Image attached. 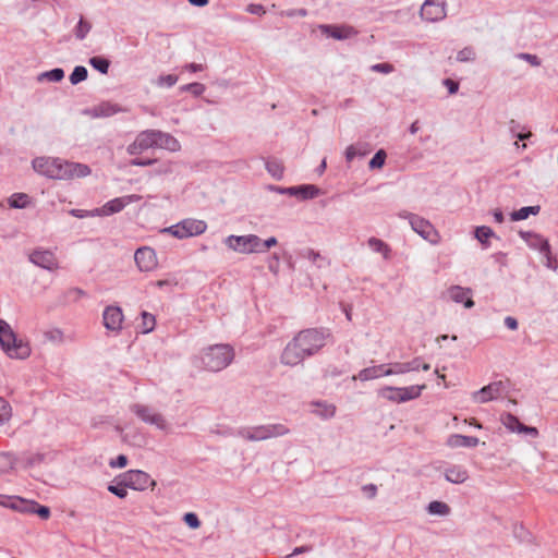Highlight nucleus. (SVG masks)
Listing matches in <instances>:
<instances>
[{
  "label": "nucleus",
  "instance_id": "nucleus-6",
  "mask_svg": "<svg viewBox=\"0 0 558 558\" xmlns=\"http://www.w3.org/2000/svg\"><path fill=\"white\" fill-rule=\"evenodd\" d=\"M426 385H413L409 387L386 386L378 390V396L396 403H403L417 399Z\"/></svg>",
  "mask_w": 558,
  "mask_h": 558
},
{
  "label": "nucleus",
  "instance_id": "nucleus-13",
  "mask_svg": "<svg viewBox=\"0 0 558 558\" xmlns=\"http://www.w3.org/2000/svg\"><path fill=\"white\" fill-rule=\"evenodd\" d=\"M268 189L272 192L279 194H287L290 196L299 197L303 201L313 199L319 195V189L315 185H299V186H290V187H281L277 185H269Z\"/></svg>",
  "mask_w": 558,
  "mask_h": 558
},
{
  "label": "nucleus",
  "instance_id": "nucleus-41",
  "mask_svg": "<svg viewBox=\"0 0 558 558\" xmlns=\"http://www.w3.org/2000/svg\"><path fill=\"white\" fill-rule=\"evenodd\" d=\"M29 203L28 195L24 193H15L9 198L12 208H25Z\"/></svg>",
  "mask_w": 558,
  "mask_h": 558
},
{
  "label": "nucleus",
  "instance_id": "nucleus-4",
  "mask_svg": "<svg viewBox=\"0 0 558 558\" xmlns=\"http://www.w3.org/2000/svg\"><path fill=\"white\" fill-rule=\"evenodd\" d=\"M0 345L11 359L24 360L31 354L29 345L19 339L11 326L3 319H0Z\"/></svg>",
  "mask_w": 558,
  "mask_h": 558
},
{
  "label": "nucleus",
  "instance_id": "nucleus-36",
  "mask_svg": "<svg viewBox=\"0 0 558 558\" xmlns=\"http://www.w3.org/2000/svg\"><path fill=\"white\" fill-rule=\"evenodd\" d=\"M124 316H102L104 326L107 330L118 332L123 328Z\"/></svg>",
  "mask_w": 558,
  "mask_h": 558
},
{
  "label": "nucleus",
  "instance_id": "nucleus-18",
  "mask_svg": "<svg viewBox=\"0 0 558 558\" xmlns=\"http://www.w3.org/2000/svg\"><path fill=\"white\" fill-rule=\"evenodd\" d=\"M504 426L511 433L527 434L533 437L538 435V430L535 427L526 426L519 421L517 416L511 413H507L501 416Z\"/></svg>",
  "mask_w": 558,
  "mask_h": 558
},
{
  "label": "nucleus",
  "instance_id": "nucleus-2",
  "mask_svg": "<svg viewBox=\"0 0 558 558\" xmlns=\"http://www.w3.org/2000/svg\"><path fill=\"white\" fill-rule=\"evenodd\" d=\"M32 166L35 172L52 180L85 178L92 172L90 168L85 163L45 156L36 157Z\"/></svg>",
  "mask_w": 558,
  "mask_h": 558
},
{
  "label": "nucleus",
  "instance_id": "nucleus-20",
  "mask_svg": "<svg viewBox=\"0 0 558 558\" xmlns=\"http://www.w3.org/2000/svg\"><path fill=\"white\" fill-rule=\"evenodd\" d=\"M520 236L531 248L537 250L541 254L550 247L548 241L537 233H533L531 231H520Z\"/></svg>",
  "mask_w": 558,
  "mask_h": 558
},
{
  "label": "nucleus",
  "instance_id": "nucleus-12",
  "mask_svg": "<svg viewBox=\"0 0 558 558\" xmlns=\"http://www.w3.org/2000/svg\"><path fill=\"white\" fill-rule=\"evenodd\" d=\"M157 130H145L137 134L134 142L126 147L129 155H138L156 147Z\"/></svg>",
  "mask_w": 558,
  "mask_h": 558
},
{
  "label": "nucleus",
  "instance_id": "nucleus-43",
  "mask_svg": "<svg viewBox=\"0 0 558 558\" xmlns=\"http://www.w3.org/2000/svg\"><path fill=\"white\" fill-rule=\"evenodd\" d=\"M87 69L83 65H77L74 68L70 75V82L73 85H76L87 78Z\"/></svg>",
  "mask_w": 558,
  "mask_h": 558
},
{
  "label": "nucleus",
  "instance_id": "nucleus-61",
  "mask_svg": "<svg viewBox=\"0 0 558 558\" xmlns=\"http://www.w3.org/2000/svg\"><path fill=\"white\" fill-rule=\"evenodd\" d=\"M126 464H128V458L124 454H120L117 457L116 460H111L109 462V465L111 468H119V469L124 468Z\"/></svg>",
  "mask_w": 558,
  "mask_h": 558
},
{
  "label": "nucleus",
  "instance_id": "nucleus-19",
  "mask_svg": "<svg viewBox=\"0 0 558 558\" xmlns=\"http://www.w3.org/2000/svg\"><path fill=\"white\" fill-rule=\"evenodd\" d=\"M120 111V108L117 105H112L110 102H102L93 108H87L83 111L84 114L97 119V118H108Z\"/></svg>",
  "mask_w": 558,
  "mask_h": 558
},
{
  "label": "nucleus",
  "instance_id": "nucleus-53",
  "mask_svg": "<svg viewBox=\"0 0 558 558\" xmlns=\"http://www.w3.org/2000/svg\"><path fill=\"white\" fill-rule=\"evenodd\" d=\"M82 295H84V292L77 288H73L68 290L63 295V302L64 303H71L76 302Z\"/></svg>",
  "mask_w": 558,
  "mask_h": 558
},
{
  "label": "nucleus",
  "instance_id": "nucleus-10",
  "mask_svg": "<svg viewBox=\"0 0 558 558\" xmlns=\"http://www.w3.org/2000/svg\"><path fill=\"white\" fill-rule=\"evenodd\" d=\"M206 229L207 225L203 220L184 219L177 225L166 228L163 232H168L178 239H185L199 235L204 233Z\"/></svg>",
  "mask_w": 558,
  "mask_h": 558
},
{
  "label": "nucleus",
  "instance_id": "nucleus-22",
  "mask_svg": "<svg viewBox=\"0 0 558 558\" xmlns=\"http://www.w3.org/2000/svg\"><path fill=\"white\" fill-rule=\"evenodd\" d=\"M480 439L477 437L461 434H452L446 440V445L450 448H474Z\"/></svg>",
  "mask_w": 558,
  "mask_h": 558
},
{
  "label": "nucleus",
  "instance_id": "nucleus-29",
  "mask_svg": "<svg viewBox=\"0 0 558 558\" xmlns=\"http://www.w3.org/2000/svg\"><path fill=\"white\" fill-rule=\"evenodd\" d=\"M267 172L276 180L283 178L284 167L281 160L277 158H269L265 160Z\"/></svg>",
  "mask_w": 558,
  "mask_h": 558
},
{
  "label": "nucleus",
  "instance_id": "nucleus-59",
  "mask_svg": "<svg viewBox=\"0 0 558 558\" xmlns=\"http://www.w3.org/2000/svg\"><path fill=\"white\" fill-rule=\"evenodd\" d=\"M70 214L76 218H86V217L98 216L96 213V209H94V210L71 209Z\"/></svg>",
  "mask_w": 558,
  "mask_h": 558
},
{
  "label": "nucleus",
  "instance_id": "nucleus-31",
  "mask_svg": "<svg viewBox=\"0 0 558 558\" xmlns=\"http://www.w3.org/2000/svg\"><path fill=\"white\" fill-rule=\"evenodd\" d=\"M156 326V316H136L135 328L137 332L148 333L154 330Z\"/></svg>",
  "mask_w": 558,
  "mask_h": 558
},
{
  "label": "nucleus",
  "instance_id": "nucleus-45",
  "mask_svg": "<svg viewBox=\"0 0 558 558\" xmlns=\"http://www.w3.org/2000/svg\"><path fill=\"white\" fill-rule=\"evenodd\" d=\"M12 416V408L10 403L2 397H0V424H4L10 421Z\"/></svg>",
  "mask_w": 558,
  "mask_h": 558
},
{
  "label": "nucleus",
  "instance_id": "nucleus-42",
  "mask_svg": "<svg viewBox=\"0 0 558 558\" xmlns=\"http://www.w3.org/2000/svg\"><path fill=\"white\" fill-rule=\"evenodd\" d=\"M90 29L92 24L85 21L83 17H81L74 31L75 37L80 40H83L90 32Z\"/></svg>",
  "mask_w": 558,
  "mask_h": 558
},
{
  "label": "nucleus",
  "instance_id": "nucleus-58",
  "mask_svg": "<svg viewBox=\"0 0 558 558\" xmlns=\"http://www.w3.org/2000/svg\"><path fill=\"white\" fill-rule=\"evenodd\" d=\"M34 514L39 515L44 520H47L50 517V509L46 506H40L35 501Z\"/></svg>",
  "mask_w": 558,
  "mask_h": 558
},
{
  "label": "nucleus",
  "instance_id": "nucleus-37",
  "mask_svg": "<svg viewBox=\"0 0 558 558\" xmlns=\"http://www.w3.org/2000/svg\"><path fill=\"white\" fill-rule=\"evenodd\" d=\"M474 236L485 247H487L488 246V239L495 236V232L489 227L481 226V227H476V229L474 231Z\"/></svg>",
  "mask_w": 558,
  "mask_h": 558
},
{
  "label": "nucleus",
  "instance_id": "nucleus-1",
  "mask_svg": "<svg viewBox=\"0 0 558 558\" xmlns=\"http://www.w3.org/2000/svg\"><path fill=\"white\" fill-rule=\"evenodd\" d=\"M330 339L326 329L308 328L299 331L282 349L280 363L283 366L296 367L316 355Z\"/></svg>",
  "mask_w": 558,
  "mask_h": 558
},
{
  "label": "nucleus",
  "instance_id": "nucleus-49",
  "mask_svg": "<svg viewBox=\"0 0 558 558\" xmlns=\"http://www.w3.org/2000/svg\"><path fill=\"white\" fill-rule=\"evenodd\" d=\"M178 82V76L172 74L160 75L156 80L155 84L158 87H172Z\"/></svg>",
  "mask_w": 558,
  "mask_h": 558
},
{
  "label": "nucleus",
  "instance_id": "nucleus-33",
  "mask_svg": "<svg viewBox=\"0 0 558 558\" xmlns=\"http://www.w3.org/2000/svg\"><path fill=\"white\" fill-rule=\"evenodd\" d=\"M541 211V206H526L522 207L519 210H514L510 214V218L512 221H520L527 219L530 215H537Z\"/></svg>",
  "mask_w": 558,
  "mask_h": 558
},
{
  "label": "nucleus",
  "instance_id": "nucleus-50",
  "mask_svg": "<svg viewBox=\"0 0 558 558\" xmlns=\"http://www.w3.org/2000/svg\"><path fill=\"white\" fill-rule=\"evenodd\" d=\"M126 488H129V487H128V486H124V485L122 484V480L120 481V483H119L118 485L110 484V485L108 486V490H109L111 494L116 495L117 497H119V498H121V499H123V498H125V497L128 496V490H126Z\"/></svg>",
  "mask_w": 558,
  "mask_h": 558
},
{
  "label": "nucleus",
  "instance_id": "nucleus-24",
  "mask_svg": "<svg viewBox=\"0 0 558 558\" xmlns=\"http://www.w3.org/2000/svg\"><path fill=\"white\" fill-rule=\"evenodd\" d=\"M448 298L456 303H463L464 308H471L474 305L471 299V291L458 286L448 290Z\"/></svg>",
  "mask_w": 558,
  "mask_h": 558
},
{
  "label": "nucleus",
  "instance_id": "nucleus-3",
  "mask_svg": "<svg viewBox=\"0 0 558 558\" xmlns=\"http://www.w3.org/2000/svg\"><path fill=\"white\" fill-rule=\"evenodd\" d=\"M234 359V350L229 344L210 345L202 352L201 361L205 369L220 372L228 367Z\"/></svg>",
  "mask_w": 558,
  "mask_h": 558
},
{
  "label": "nucleus",
  "instance_id": "nucleus-63",
  "mask_svg": "<svg viewBox=\"0 0 558 558\" xmlns=\"http://www.w3.org/2000/svg\"><path fill=\"white\" fill-rule=\"evenodd\" d=\"M246 11L251 14L263 15L266 13L265 8L262 4H248Z\"/></svg>",
  "mask_w": 558,
  "mask_h": 558
},
{
  "label": "nucleus",
  "instance_id": "nucleus-15",
  "mask_svg": "<svg viewBox=\"0 0 558 558\" xmlns=\"http://www.w3.org/2000/svg\"><path fill=\"white\" fill-rule=\"evenodd\" d=\"M142 198V196L132 194L125 195L121 197L113 198L107 202L102 207L96 208V213L98 216H110L117 213H120L128 205L132 203H136Z\"/></svg>",
  "mask_w": 558,
  "mask_h": 558
},
{
  "label": "nucleus",
  "instance_id": "nucleus-35",
  "mask_svg": "<svg viewBox=\"0 0 558 558\" xmlns=\"http://www.w3.org/2000/svg\"><path fill=\"white\" fill-rule=\"evenodd\" d=\"M367 244L371 250L380 253L385 259L390 257V248L383 240L373 236L368 239Z\"/></svg>",
  "mask_w": 558,
  "mask_h": 558
},
{
  "label": "nucleus",
  "instance_id": "nucleus-17",
  "mask_svg": "<svg viewBox=\"0 0 558 558\" xmlns=\"http://www.w3.org/2000/svg\"><path fill=\"white\" fill-rule=\"evenodd\" d=\"M412 230L416 232L424 240L429 241L430 243H436L437 240V231L434 226L423 217L416 215L415 217H411L410 223Z\"/></svg>",
  "mask_w": 558,
  "mask_h": 558
},
{
  "label": "nucleus",
  "instance_id": "nucleus-30",
  "mask_svg": "<svg viewBox=\"0 0 558 558\" xmlns=\"http://www.w3.org/2000/svg\"><path fill=\"white\" fill-rule=\"evenodd\" d=\"M35 501L23 499L21 497L13 496L10 509L19 511L21 513H34Z\"/></svg>",
  "mask_w": 558,
  "mask_h": 558
},
{
  "label": "nucleus",
  "instance_id": "nucleus-57",
  "mask_svg": "<svg viewBox=\"0 0 558 558\" xmlns=\"http://www.w3.org/2000/svg\"><path fill=\"white\" fill-rule=\"evenodd\" d=\"M184 522L192 529H197L201 525L198 517L193 512H189L184 515Z\"/></svg>",
  "mask_w": 558,
  "mask_h": 558
},
{
  "label": "nucleus",
  "instance_id": "nucleus-25",
  "mask_svg": "<svg viewBox=\"0 0 558 558\" xmlns=\"http://www.w3.org/2000/svg\"><path fill=\"white\" fill-rule=\"evenodd\" d=\"M156 147L167 149L169 151H179L181 145L179 141L169 133L157 130Z\"/></svg>",
  "mask_w": 558,
  "mask_h": 558
},
{
  "label": "nucleus",
  "instance_id": "nucleus-46",
  "mask_svg": "<svg viewBox=\"0 0 558 558\" xmlns=\"http://www.w3.org/2000/svg\"><path fill=\"white\" fill-rule=\"evenodd\" d=\"M303 256L307 258L310 262H312L314 265H316L318 268L323 267L326 264V259L319 254V252H316L312 248H307Z\"/></svg>",
  "mask_w": 558,
  "mask_h": 558
},
{
  "label": "nucleus",
  "instance_id": "nucleus-47",
  "mask_svg": "<svg viewBox=\"0 0 558 558\" xmlns=\"http://www.w3.org/2000/svg\"><path fill=\"white\" fill-rule=\"evenodd\" d=\"M206 87L204 84L202 83H190V84H185V85H182L180 87V90L181 92H189L191 93L192 95L198 97L201 96L204 92H205Z\"/></svg>",
  "mask_w": 558,
  "mask_h": 558
},
{
  "label": "nucleus",
  "instance_id": "nucleus-62",
  "mask_svg": "<svg viewBox=\"0 0 558 558\" xmlns=\"http://www.w3.org/2000/svg\"><path fill=\"white\" fill-rule=\"evenodd\" d=\"M442 84L448 88L450 95L456 94L459 89V84L451 78H445Z\"/></svg>",
  "mask_w": 558,
  "mask_h": 558
},
{
  "label": "nucleus",
  "instance_id": "nucleus-27",
  "mask_svg": "<svg viewBox=\"0 0 558 558\" xmlns=\"http://www.w3.org/2000/svg\"><path fill=\"white\" fill-rule=\"evenodd\" d=\"M421 367V357H415L410 362L405 363H392L388 367V373L391 375H401L409 372L418 371Z\"/></svg>",
  "mask_w": 558,
  "mask_h": 558
},
{
  "label": "nucleus",
  "instance_id": "nucleus-7",
  "mask_svg": "<svg viewBox=\"0 0 558 558\" xmlns=\"http://www.w3.org/2000/svg\"><path fill=\"white\" fill-rule=\"evenodd\" d=\"M130 411L134 413L144 423L154 425L156 428L160 430L169 432L170 429V425L163 417V415L149 405L142 403H133L130 405Z\"/></svg>",
  "mask_w": 558,
  "mask_h": 558
},
{
  "label": "nucleus",
  "instance_id": "nucleus-40",
  "mask_svg": "<svg viewBox=\"0 0 558 558\" xmlns=\"http://www.w3.org/2000/svg\"><path fill=\"white\" fill-rule=\"evenodd\" d=\"M89 64L101 74H107L109 71L110 62L104 57H93L89 59Z\"/></svg>",
  "mask_w": 558,
  "mask_h": 558
},
{
  "label": "nucleus",
  "instance_id": "nucleus-54",
  "mask_svg": "<svg viewBox=\"0 0 558 558\" xmlns=\"http://www.w3.org/2000/svg\"><path fill=\"white\" fill-rule=\"evenodd\" d=\"M545 257V266L554 271L558 268V259L550 253V247L543 253Z\"/></svg>",
  "mask_w": 558,
  "mask_h": 558
},
{
  "label": "nucleus",
  "instance_id": "nucleus-64",
  "mask_svg": "<svg viewBox=\"0 0 558 558\" xmlns=\"http://www.w3.org/2000/svg\"><path fill=\"white\" fill-rule=\"evenodd\" d=\"M362 490L372 499L377 494V486L375 484H366L362 487Z\"/></svg>",
  "mask_w": 558,
  "mask_h": 558
},
{
  "label": "nucleus",
  "instance_id": "nucleus-23",
  "mask_svg": "<svg viewBox=\"0 0 558 558\" xmlns=\"http://www.w3.org/2000/svg\"><path fill=\"white\" fill-rule=\"evenodd\" d=\"M388 367L389 366L381 364L363 368L359 372L357 376H355L354 379L357 378L362 381H367L383 376H390L391 374L388 373Z\"/></svg>",
  "mask_w": 558,
  "mask_h": 558
},
{
  "label": "nucleus",
  "instance_id": "nucleus-60",
  "mask_svg": "<svg viewBox=\"0 0 558 558\" xmlns=\"http://www.w3.org/2000/svg\"><path fill=\"white\" fill-rule=\"evenodd\" d=\"M156 162H157V159H150V158H146V159L135 158V159L131 160V165L136 166V167H147V166H151Z\"/></svg>",
  "mask_w": 558,
  "mask_h": 558
},
{
  "label": "nucleus",
  "instance_id": "nucleus-28",
  "mask_svg": "<svg viewBox=\"0 0 558 558\" xmlns=\"http://www.w3.org/2000/svg\"><path fill=\"white\" fill-rule=\"evenodd\" d=\"M445 478L452 484H462L469 478V472L462 465H451L445 470Z\"/></svg>",
  "mask_w": 558,
  "mask_h": 558
},
{
  "label": "nucleus",
  "instance_id": "nucleus-56",
  "mask_svg": "<svg viewBox=\"0 0 558 558\" xmlns=\"http://www.w3.org/2000/svg\"><path fill=\"white\" fill-rule=\"evenodd\" d=\"M517 57L521 60L529 62L532 66L541 65V59L536 54L521 52Z\"/></svg>",
  "mask_w": 558,
  "mask_h": 558
},
{
  "label": "nucleus",
  "instance_id": "nucleus-38",
  "mask_svg": "<svg viewBox=\"0 0 558 558\" xmlns=\"http://www.w3.org/2000/svg\"><path fill=\"white\" fill-rule=\"evenodd\" d=\"M476 59L475 49L471 46H466L459 50L456 56V61L460 63L473 62Z\"/></svg>",
  "mask_w": 558,
  "mask_h": 558
},
{
  "label": "nucleus",
  "instance_id": "nucleus-55",
  "mask_svg": "<svg viewBox=\"0 0 558 558\" xmlns=\"http://www.w3.org/2000/svg\"><path fill=\"white\" fill-rule=\"evenodd\" d=\"M395 68L391 63H376L371 66V71L383 74H389L393 72Z\"/></svg>",
  "mask_w": 558,
  "mask_h": 558
},
{
  "label": "nucleus",
  "instance_id": "nucleus-32",
  "mask_svg": "<svg viewBox=\"0 0 558 558\" xmlns=\"http://www.w3.org/2000/svg\"><path fill=\"white\" fill-rule=\"evenodd\" d=\"M323 29L332 38L339 39V40L347 39L354 33L351 27H338V26L325 25V26H323Z\"/></svg>",
  "mask_w": 558,
  "mask_h": 558
},
{
  "label": "nucleus",
  "instance_id": "nucleus-44",
  "mask_svg": "<svg viewBox=\"0 0 558 558\" xmlns=\"http://www.w3.org/2000/svg\"><path fill=\"white\" fill-rule=\"evenodd\" d=\"M387 158V154L384 149H379L375 153L373 158L368 162L369 169H380L384 167Z\"/></svg>",
  "mask_w": 558,
  "mask_h": 558
},
{
  "label": "nucleus",
  "instance_id": "nucleus-48",
  "mask_svg": "<svg viewBox=\"0 0 558 558\" xmlns=\"http://www.w3.org/2000/svg\"><path fill=\"white\" fill-rule=\"evenodd\" d=\"M45 338L53 343H62L64 341V333L59 328H52L45 331Z\"/></svg>",
  "mask_w": 558,
  "mask_h": 558
},
{
  "label": "nucleus",
  "instance_id": "nucleus-51",
  "mask_svg": "<svg viewBox=\"0 0 558 558\" xmlns=\"http://www.w3.org/2000/svg\"><path fill=\"white\" fill-rule=\"evenodd\" d=\"M13 468V460L9 453L0 452V474Z\"/></svg>",
  "mask_w": 558,
  "mask_h": 558
},
{
  "label": "nucleus",
  "instance_id": "nucleus-11",
  "mask_svg": "<svg viewBox=\"0 0 558 558\" xmlns=\"http://www.w3.org/2000/svg\"><path fill=\"white\" fill-rule=\"evenodd\" d=\"M122 484L134 490H145L148 487H154L156 482L150 475L141 470H130L121 476Z\"/></svg>",
  "mask_w": 558,
  "mask_h": 558
},
{
  "label": "nucleus",
  "instance_id": "nucleus-52",
  "mask_svg": "<svg viewBox=\"0 0 558 558\" xmlns=\"http://www.w3.org/2000/svg\"><path fill=\"white\" fill-rule=\"evenodd\" d=\"M366 153V150H361L357 145H350L345 149V159L351 162L356 156H364Z\"/></svg>",
  "mask_w": 558,
  "mask_h": 558
},
{
  "label": "nucleus",
  "instance_id": "nucleus-21",
  "mask_svg": "<svg viewBox=\"0 0 558 558\" xmlns=\"http://www.w3.org/2000/svg\"><path fill=\"white\" fill-rule=\"evenodd\" d=\"M29 259L33 264L48 270H52L57 266L56 258L49 251H34Z\"/></svg>",
  "mask_w": 558,
  "mask_h": 558
},
{
  "label": "nucleus",
  "instance_id": "nucleus-26",
  "mask_svg": "<svg viewBox=\"0 0 558 558\" xmlns=\"http://www.w3.org/2000/svg\"><path fill=\"white\" fill-rule=\"evenodd\" d=\"M312 413L323 420H329L336 414V405L327 401H314L311 403Z\"/></svg>",
  "mask_w": 558,
  "mask_h": 558
},
{
  "label": "nucleus",
  "instance_id": "nucleus-8",
  "mask_svg": "<svg viewBox=\"0 0 558 558\" xmlns=\"http://www.w3.org/2000/svg\"><path fill=\"white\" fill-rule=\"evenodd\" d=\"M225 244L230 250L242 254L263 252L260 239L255 234L229 235L226 238Z\"/></svg>",
  "mask_w": 558,
  "mask_h": 558
},
{
  "label": "nucleus",
  "instance_id": "nucleus-9",
  "mask_svg": "<svg viewBox=\"0 0 558 558\" xmlns=\"http://www.w3.org/2000/svg\"><path fill=\"white\" fill-rule=\"evenodd\" d=\"M509 391V381L497 380L484 386L480 390L472 392L471 397L475 403H486L498 400Z\"/></svg>",
  "mask_w": 558,
  "mask_h": 558
},
{
  "label": "nucleus",
  "instance_id": "nucleus-5",
  "mask_svg": "<svg viewBox=\"0 0 558 558\" xmlns=\"http://www.w3.org/2000/svg\"><path fill=\"white\" fill-rule=\"evenodd\" d=\"M290 428L281 423L242 427L236 430V436L248 441H262L270 438L286 436Z\"/></svg>",
  "mask_w": 558,
  "mask_h": 558
},
{
  "label": "nucleus",
  "instance_id": "nucleus-14",
  "mask_svg": "<svg viewBox=\"0 0 558 558\" xmlns=\"http://www.w3.org/2000/svg\"><path fill=\"white\" fill-rule=\"evenodd\" d=\"M421 17L427 22H438L446 17V2L444 0H425L421 7Z\"/></svg>",
  "mask_w": 558,
  "mask_h": 558
},
{
  "label": "nucleus",
  "instance_id": "nucleus-16",
  "mask_svg": "<svg viewBox=\"0 0 558 558\" xmlns=\"http://www.w3.org/2000/svg\"><path fill=\"white\" fill-rule=\"evenodd\" d=\"M134 260L140 271H151L157 265V255L149 246L138 247L134 253Z\"/></svg>",
  "mask_w": 558,
  "mask_h": 558
},
{
  "label": "nucleus",
  "instance_id": "nucleus-39",
  "mask_svg": "<svg viewBox=\"0 0 558 558\" xmlns=\"http://www.w3.org/2000/svg\"><path fill=\"white\" fill-rule=\"evenodd\" d=\"M64 77V71L56 68L38 75V81L48 80L50 82H60Z\"/></svg>",
  "mask_w": 558,
  "mask_h": 558
},
{
  "label": "nucleus",
  "instance_id": "nucleus-34",
  "mask_svg": "<svg viewBox=\"0 0 558 558\" xmlns=\"http://www.w3.org/2000/svg\"><path fill=\"white\" fill-rule=\"evenodd\" d=\"M450 507L444 501L434 500L427 506V512L432 515L446 517L450 514Z\"/></svg>",
  "mask_w": 558,
  "mask_h": 558
}]
</instances>
